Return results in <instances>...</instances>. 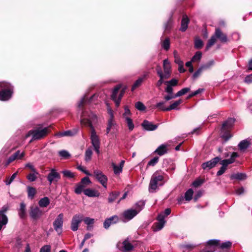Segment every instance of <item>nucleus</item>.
Returning a JSON list of instances; mask_svg holds the SVG:
<instances>
[{
  "mask_svg": "<svg viewBox=\"0 0 252 252\" xmlns=\"http://www.w3.org/2000/svg\"><path fill=\"white\" fill-rule=\"evenodd\" d=\"M97 117L94 113H91L89 118H82L80 121L82 125L85 126H89L91 129L90 139L91 143L93 147L100 146V140L96 131L93 126V124L96 123Z\"/></svg>",
  "mask_w": 252,
  "mask_h": 252,
  "instance_id": "nucleus-1",
  "label": "nucleus"
},
{
  "mask_svg": "<svg viewBox=\"0 0 252 252\" xmlns=\"http://www.w3.org/2000/svg\"><path fill=\"white\" fill-rule=\"evenodd\" d=\"M217 38H219L221 42H226L227 41L226 35L223 33L220 29L217 28L214 34L208 40L206 46V50H208L216 43Z\"/></svg>",
  "mask_w": 252,
  "mask_h": 252,
  "instance_id": "nucleus-2",
  "label": "nucleus"
},
{
  "mask_svg": "<svg viewBox=\"0 0 252 252\" xmlns=\"http://www.w3.org/2000/svg\"><path fill=\"white\" fill-rule=\"evenodd\" d=\"M12 94L11 85L4 82H0V100L2 101L8 100Z\"/></svg>",
  "mask_w": 252,
  "mask_h": 252,
  "instance_id": "nucleus-3",
  "label": "nucleus"
},
{
  "mask_svg": "<svg viewBox=\"0 0 252 252\" xmlns=\"http://www.w3.org/2000/svg\"><path fill=\"white\" fill-rule=\"evenodd\" d=\"M49 132L48 127H45L42 129L31 130L26 135L25 138H27L30 136L32 135V139L30 141L31 143L33 140H39L43 138L47 135Z\"/></svg>",
  "mask_w": 252,
  "mask_h": 252,
  "instance_id": "nucleus-4",
  "label": "nucleus"
},
{
  "mask_svg": "<svg viewBox=\"0 0 252 252\" xmlns=\"http://www.w3.org/2000/svg\"><path fill=\"white\" fill-rule=\"evenodd\" d=\"M164 179L162 175L160 174L159 171L155 172L152 175L149 190L150 192H154L158 188V182L162 181Z\"/></svg>",
  "mask_w": 252,
  "mask_h": 252,
  "instance_id": "nucleus-5",
  "label": "nucleus"
},
{
  "mask_svg": "<svg viewBox=\"0 0 252 252\" xmlns=\"http://www.w3.org/2000/svg\"><path fill=\"white\" fill-rule=\"evenodd\" d=\"M163 72L159 66H157L156 68L158 75L160 74L164 78L168 79L171 76V66L168 60L166 59L163 61Z\"/></svg>",
  "mask_w": 252,
  "mask_h": 252,
  "instance_id": "nucleus-6",
  "label": "nucleus"
},
{
  "mask_svg": "<svg viewBox=\"0 0 252 252\" xmlns=\"http://www.w3.org/2000/svg\"><path fill=\"white\" fill-rule=\"evenodd\" d=\"M64 215L63 213L59 214L53 222V226L55 230L61 234L63 232Z\"/></svg>",
  "mask_w": 252,
  "mask_h": 252,
  "instance_id": "nucleus-7",
  "label": "nucleus"
},
{
  "mask_svg": "<svg viewBox=\"0 0 252 252\" xmlns=\"http://www.w3.org/2000/svg\"><path fill=\"white\" fill-rule=\"evenodd\" d=\"M94 176L97 181L105 188L107 189L108 178L107 177L99 170L94 171Z\"/></svg>",
  "mask_w": 252,
  "mask_h": 252,
  "instance_id": "nucleus-8",
  "label": "nucleus"
},
{
  "mask_svg": "<svg viewBox=\"0 0 252 252\" xmlns=\"http://www.w3.org/2000/svg\"><path fill=\"white\" fill-rule=\"evenodd\" d=\"M121 86L119 85L117 86L113 90L112 94L111 95V97L112 99L115 101L116 103V105L117 107H118L120 105L121 99L124 94L125 90H123L121 91L120 94H119L118 97H117V94L119 90L120 89Z\"/></svg>",
  "mask_w": 252,
  "mask_h": 252,
  "instance_id": "nucleus-9",
  "label": "nucleus"
},
{
  "mask_svg": "<svg viewBox=\"0 0 252 252\" xmlns=\"http://www.w3.org/2000/svg\"><path fill=\"white\" fill-rule=\"evenodd\" d=\"M83 221V215L76 214L74 215L71 221V229L73 231L78 230L79 224Z\"/></svg>",
  "mask_w": 252,
  "mask_h": 252,
  "instance_id": "nucleus-10",
  "label": "nucleus"
},
{
  "mask_svg": "<svg viewBox=\"0 0 252 252\" xmlns=\"http://www.w3.org/2000/svg\"><path fill=\"white\" fill-rule=\"evenodd\" d=\"M158 222L155 223L153 226V230L154 231H157L161 230L164 226L165 221V216L163 214H160L158 216Z\"/></svg>",
  "mask_w": 252,
  "mask_h": 252,
  "instance_id": "nucleus-11",
  "label": "nucleus"
},
{
  "mask_svg": "<svg viewBox=\"0 0 252 252\" xmlns=\"http://www.w3.org/2000/svg\"><path fill=\"white\" fill-rule=\"evenodd\" d=\"M138 214V211L133 209H127L123 213V217L124 219V221H127L132 219Z\"/></svg>",
  "mask_w": 252,
  "mask_h": 252,
  "instance_id": "nucleus-12",
  "label": "nucleus"
},
{
  "mask_svg": "<svg viewBox=\"0 0 252 252\" xmlns=\"http://www.w3.org/2000/svg\"><path fill=\"white\" fill-rule=\"evenodd\" d=\"M60 175L55 169H52L47 176V180L50 184L57 182L60 179Z\"/></svg>",
  "mask_w": 252,
  "mask_h": 252,
  "instance_id": "nucleus-13",
  "label": "nucleus"
},
{
  "mask_svg": "<svg viewBox=\"0 0 252 252\" xmlns=\"http://www.w3.org/2000/svg\"><path fill=\"white\" fill-rule=\"evenodd\" d=\"M117 247L120 250L124 252L132 250L133 248V246L127 240H125L123 243L119 242Z\"/></svg>",
  "mask_w": 252,
  "mask_h": 252,
  "instance_id": "nucleus-14",
  "label": "nucleus"
},
{
  "mask_svg": "<svg viewBox=\"0 0 252 252\" xmlns=\"http://www.w3.org/2000/svg\"><path fill=\"white\" fill-rule=\"evenodd\" d=\"M220 160V158L219 157H216L210 161L203 163L202 164V167L204 170L210 169L211 168L215 167Z\"/></svg>",
  "mask_w": 252,
  "mask_h": 252,
  "instance_id": "nucleus-15",
  "label": "nucleus"
},
{
  "mask_svg": "<svg viewBox=\"0 0 252 252\" xmlns=\"http://www.w3.org/2000/svg\"><path fill=\"white\" fill-rule=\"evenodd\" d=\"M30 215L33 219L37 220L42 215V211L38 207H31Z\"/></svg>",
  "mask_w": 252,
  "mask_h": 252,
  "instance_id": "nucleus-16",
  "label": "nucleus"
},
{
  "mask_svg": "<svg viewBox=\"0 0 252 252\" xmlns=\"http://www.w3.org/2000/svg\"><path fill=\"white\" fill-rule=\"evenodd\" d=\"M143 128L148 131H153L158 128V125L153 124L152 122L147 120H144L141 124Z\"/></svg>",
  "mask_w": 252,
  "mask_h": 252,
  "instance_id": "nucleus-17",
  "label": "nucleus"
},
{
  "mask_svg": "<svg viewBox=\"0 0 252 252\" xmlns=\"http://www.w3.org/2000/svg\"><path fill=\"white\" fill-rule=\"evenodd\" d=\"M118 220L119 219L117 216H113L108 219H107L104 222V227L105 229H108L112 224L116 223L117 222Z\"/></svg>",
  "mask_w": 252,
  "mask_h": 252,
  "instance_id": "nucleus-18",
  "label": "nucleus"
},
{
  "mask_svg": "<svg viewBox=\"0 0 252 252\" xmlns=\"http://www.w3.org/2000/svg\"><path fill=\"white\" fill-rule=\"evenodd\" d=\"M84 193L91 197H98L100 195V193L97 190L91 189H85L84 190Z\"/></svg>",
  "mask_w": 252,
  "mask_h": 252,
  "instance_id": "nucleus-19",
  "label": "nucleus"
},
{
  "mask_svg": "<svg viewBox=\"0 0 252 252\" xmlns=\"http://www.w3.org/2000/svg\"><path fill=\"white\" fill-rule=\"evenodd\" d=\"M239 157V155L236 152H233L230 158L223 159L221 160L223 163H224L227 166L230 164L234 163L235 161V159Z\"/></svg>",
  "mask_w": 252,
  "mask_h": 252,
  "instance_id": "nucleus-20",
  "label": "nucleus"
},
{
  "mask_svg": "<svg viewBox=\"0 0 252 252\" xmlns=\"http://www.w3.org/2000/svg\"><path fill=\"white\" fill-rule=\"evenodd\" d=\"M18 215L21 219H24L26 216V206L24 202H21L18 209Z\"/></svg>",
  "mask_w": 252,
  "mask_h": 252,
  "instance_id": "nucleus-21",
  "label": "nucleus"
},
{
  "mask_svg": "<svg viewBox=\"0 0 252 252\" xmlns=\"http://www.w3.org/2000/svg\"><path fill=\"white\" fill-rule=\"evenodd\" d=\"M167 145L166 144H161L155 151L159 156H162L167 153Z\"/></svg>",
  "mask_w": 252,
  "mask_h": 252,
  "instance_id": "nucleus-22",
  "label": "nucleus"
},
{
  "mask_svg": "<svg viewBox=\"0 0 252 252\" xmlns=\"http://www.w3.org/2000/svg\"><path fill=\"white\" fill-rule=\"evenodd\" d=\"M189 22V18L187 16L184 15L182 18L181 22V27L180 30L182 32H185L188 28V24Z\"/></svg>",
  "mask_w": 252,
  "mask_h": 252,
  "instance_id": "nucleus-23",
  "label": "nucleus"
},
{
  "mask_svg": "<svg viewBox=\"0 0 252 252\" xmlns=\"http://www.w3.org/2000/svg\"><path fill=\"white\" fill-rule=\"evenodd\" d=\"M250 144L251 143L250 140L246 139L241 141L239 144L238 146L241 150H244L248 148Z\"/></svg>",
  "mask_w": 252,
  "mask_h": 252,
  "instance_id": "nucleus-24",
  "label": "nucleus"
},
{
  "mask_svg": "<svg viewBox=\"0 0 252 252\" xmlns=\"http://www.w3.org/2000/svg\"><path fill=\"white\" fill-rule=\"evenodd\" d=\"M50 202L48 197H44L39 200L38 204L40 207H46L49 205Z\"/></svg>",
  "mask_w": 252,
  "mask_h": 252,
  "instance_id": "nucleus-25",
  "label": "nucleus"
},
{
  "mask_svg": "<svg viewBox=\"0 0 252 252\" xmlns=\"http://www.w3.org/2000/svg\"><path fill=\"white\" fill-rule=\"evenodd\" d=\"M146 77V75H144L143 77L139 78L133 84L131 88V91H133L137 88L139 87L142 82L143 81L144 78Z\"/></svg>",
  "mask_w": 252,
  "mask_h": 252,
  "instance_id": "nucleus-26",
  "label": "nucleus"
},
{
  "mask_svg": "<svg viewBox=\"0 0 252 252\" xmlns=\"http://www.w3.org/2000/svg\"><path fill=\"white\" fill-rule=\"evenodd\" d=\"M235 119L234 118L228 119L225 123L222 125L223 128H229L232 126L234 123H235Z\"/></svg>",
  "mask_w": 252,
  "mask_h": 252,
  "instance_id": "nucleus-27",
  "label": "nucleus"
},
{
  "mask_svg": "<svg viewBox=\"0 0 252 252\" xmlns=\"http://www.w3.org/2000/svg\"><path fill=\"white\" fill-rule=\"evenodd\" d=\"M182 102V100H178L177 101H175L173 103L171 104L169 107L167 108V109H164L167 111H170L171 110L177 109V107Z\"/></svg>",
  "mask_w": 252,
  "mask_h": 252,
  "instance_id": "nucleus-28",
  "label": "nucleus"
},
{
  "mask_svg": "<svg viewBox=\"0 0 252 252\" xmlns=\"http://www.w3.org/2000/svg\"><path fill=\"white\" fill-rule=\"evenodd\" d=\"M231 179H237L239 180H243L246 178V175L243 173H237L231 175Z\"/></svg>",
  "mask_w": 252,
  "mask_h": 252,
  "instance_id": "nucleus-29",
  "label": "nucleus"
},
{
  "mask_svg": "<svg viewBox=\"0 0 252 252\" xmlns=\"http://www.w3.org/2000/svg\"><path fill=\"white\" fill-rule=\"evenodd\" d=\"M36 193V190L33 187H28V197L31 199H33Z\"/></svg>",
  "mask_w": 252,
  "mask_h": 252,
  "instance_id": "nucleus-30",
  "label": "nucleus"
},
{
  "mask_svg": "<svg viewBox=\"0 0 252 252\" xmlns=\"http://www.w3.org/2000/svg\"><path fill=\"white\" fill-rule=\"evenodd\" d=\"M115 125V123L114 122V119H109L108 125L106 128V133L108 134L110 132L111 130L113 128V127Z\"/></svg>",
  "mask_w": 252,
  "mask_h": 252,
  "instance_id": "nucleus-31",
  "label": "nucleus"
},
{
  "mask_svg": "<svg viewBox=\"0 0 252 252\" xmlns=\"http://www.w3.org/2000/svg\"><path fill=\"white\" fill-rule=\"evenodd\" d=\"M85 185H83V184L80 183L76 187L75 189V192L76 194H80L82 191L84 192V190H85Z\"/></svg>",
  "mask_w": 252,
  "mask_h": 252,
  "instance_id": "nucleus-32",
  "label": "nucleus"
},
{
  "mask_svg": "<svg viewBox=\"0 0 252 252\" xmlns=\"http://www.w3.org/2000/svg\"><path fill=\"white\" fill-rule=\"evenodd\" d=\"M193 193V191L192 189H189L185 193V198L187 201H190L192 198Z\"/></svg>",
  "mask_w": 252,
  "mask_h": 252,
  "instance_id": "nucleus-33",
  "label": "nucleus"
},
{
  "mask_svg": "<svg viewBox=\"0 0 252 252\" xmlns=\"http://www.w3.org/2000/svg\"><path fill=\"white\" fill-rule=\"evenodd\" d=\"M76 131H75L74 132H72L71 130H67L63 132L59 133L57 134L58 136L59 137H62V136H71L74 135L76 133Z\"/></svg>",
  "mask_w": 252,
  "mask_h": 252,
  "instance_id": "nucleus-34",
  "label": "nucleus"
},
{
  "mask_svg": "<svg viewBox=\"0 0 252 252\" xmlns=\"http://www.w3.org/2000/svg\"><path fill=\"white\" fill-rule=\"evenodd\" d=\"M145 206V202L143 201H138L135 204V208L134 210L138 211V213L142 210L144 206Z\"/></svg>",
  "mask_w": 252,
  "mask_h": 252,
  "instance_id": "nucleus-35",
  "label": "nucleus"
},
{
  "mask_svg": "<svg viewBox=\"0 0 252 252\" xmlns=\"http://www.w3.org/2000/svg\"><path fill=\"white\" fill-rule=\"evenodd\" d=\"M119 193L118 192H111L109 194V197H108V202L109 203H112L117 198L118 196Z\"/></svg>",
  "mask_w": 252,
  "mask_h": 252,
  "instance_id": "nucleus-36",
  "label": "nucleus"
},
{
  "mask_svg": "<svg viewBox=\"0 0 252 252\" xmlns=\"http://www.w3.org/2000/svg\"><path fill=\"white\" fill-rule=\"evenodd\" d=\"M59 155L64 159H67L70 157L69 153L65 150H62L59 152Z\"/></svg>",
  "mask_w": 252,
  "mask_h": 252,
  "instance_id": "nucleus-37",
  "label": "nucleus"
},
{
  "mask_svg": "<svg viewBox=\"0 0 252 252\" xmlns=\"http://www.w3.org/2000/svg\"><path fill=\"white\" fill-rule=\"evenodd\" d=\"M220 164L222 165V166L220 167V169L217 172V175L218 176H220L223 174L224 172L225 171L227 166L222 162V161H220Z\"/></svg>",
  "mask_w": 252,
  "mask_h": 252,
  "instance_id": "nucleus-38",
  "label": "nucleus"
},
{
  "mask_svg": "<svg viewBox=\"0 0 252 252\" xmlns=\"http://www.w3.org/2000/svg\"><path fill=\"white\" fill-rule=\"evenodd\" d=\"M93 154L92 151L91 149H88L85 152V159L86 161L91 160Z\"/></svg>",
  "mask_w": 252,
  "mask_h": 252,
  "instance_id": "nucleus-39",
  "label": "nucleus"
},
{
  "mask_svg": "<svg viewBox=\"0 0 252 252\" xmlns=\"http://www.w3.org/2000/svg\"><path fill=\"white\" fill-rule=\"evenodd\" d=\"M125 120L127 126L128 127V129L130 130H133L134 126L133 124L132 120L129 117H126Z\"/></svg>",
  "mask_w": 252,
  "mask_h": 252,
  "instance_id": "nucleus-40",
  "label": "nucleus"
},
{
  "mask_svg": "<svg viewBox=\"0 0 252 252\" xmlns=\"http://www.w3.org/2000/svg\"><path fill=\"white\" fill-rule=\"evenodd\" d=\"M201 57L202 53L198 51L195 54V55L192 58L191 61H192L193 62H198L200 60Z\"/></svg>",
  "mask_w": 252,
  "mask_h": 252,
  "instance_id": "nucleus-41",
  "label": "nucleus"
},
{
  "mask_svg": "<svg viewBox=\"0 0 252 252\" xmlns=\"http://www.w3.org/2000/svg\"><path fill=\"white\" fill-rule=\"evenodd\" d=\"M112 165L115 174H119L122 172L123 169L121 167H120L119 165L118 166L114 163H112Z\"/></svg>",
  "mask_w": 252,
  "mask_h": 252,
  "instance_id": "nucleus-42",
  "label": "nucleus"
},
{
  "mask_svg": "<svg viewBox=\"0 0 252 252\" xmlns=\"http://www.w3.org/2000/svg\"><path fill=\"white\" fill-rule=\"evenodd\" d=\"M162 47L165 50H168L170 48V41L169 38H166L161 44Z\"/></svg>",
  "mask_w": 252,
  "mask_h": 252,
  "instance_id": "nucleus-43",
  "label": "nucleus"
},
{
  "mask_svg": "<svg viewBox=\"0 0 252 252\" xmlns=\"http://www.w3.org/2000/svg\"><path fill=\"white\" fill-rule=\"evenodd\" d=\"M189 91H190L189 88H184L177 92V93L176 94V96H177V97L181 96L186 94V93L189 92Z\"/></svg>",
  "mask_w": 252,
  "mask_h": 252,
  "instance_id": "nucleus-44",
  "label": "nucleus"
},
{
  "mask_svg": "<svg viewBox=\"0 0 252 252\" xmlns=\"http://www.w3.org/2000/svg\"><path fill=\"white\" fill-rule=\"evenodd\" d=\"M135 107L137 110L139 111H144L146 109L145 105L140 101L135 103Z\"/></svg>",
  "mask_w": 252,
  "mask_h": 252,
  "instance_id": "nucleus-45",
  "label": "nucleus"
},
{
  "mask_svg": "<svg viewBox=\"0 0 252 252\" xmlns=\"http://www.w3.org/2000/svg\"><path fill=\"white\" fill-rule=\"evenodd\" d=\"M165 102L161 101L158 103L156 105V107L158 108L159 110L163 111H167L164 109H167V107H166L164 106Z\"/></svg>",
  "mask_w": 252,
  "mask_h": 252,
  "instance_id": "nucleus-46",
  "label": "nucleus"
},
{
  "mask_svg": "<svg viewBox=\"0 0 252 252\" xmlns=\"http://www.w3.org/2000/svg\"><path fill=\"white\" fill-rule=\"evenodd\" d=\"M205 68L203 66V65L201 66L193 74V78H197L202 73L203 70Z\"/></svg>",
  "mask_w": 252,
  "mask_h": 252,
  "instance_id": "nucleus-47",
  "label": "nucleus"
},
{
  "mask_svg": "<svg viewBox=\"0 0 252 252\" xmlns=\"http://www.w3.org/2000/svg\"><path fill=\"white\" fill-rule=\"evenodd\" d=\"M158 159H159V158L158 157H154L153 158L151 159L148 162V163L147 164V166H154L158 163Z\"/></svg>",
  "mask_w": 252,
  "mask_h": 252,
  "instance_id": "nucleus-48",
  "label": "nucleus"
},
{
  "mask_svg": "<svg viewBox=\"0 0 252 252\" xmlns=\"http://www.w3.org/2000/svg\"><path fill=\"white\" fill-rule=\"evenodd\" d=\"M37 175L35 173L33 172L32 173L29 174L27 178L31 182H33L36 180L37 179Z\"/></svg>",
  "mask_w": 252,
  "mask_h": 252,
  "instance_id": "nucleus-49",
  "label": "nucleus"
},
{
  "mask_svg": "<svg viewBox=\"0 0 252 252\" xmlns=\"http://www.w3.org/2000/svg\"><path fill=\"white\" fill-rule=\"evenodd\" d=\"M158 75L159 77V79L157 82L156 86L157 87L159 88L163 83H165V80H166L167 79L164 78L162 75H160V74Z\"/></svg>",
  "mask_w": 252,
  "mask_h": 252,
  "instance_id": "nucleus-50",
  "label": "nucleus"
},
{
  "mask_svg": "<svg viewBox=\"0 0 252 252\" xmlns=\"http://www.w3.org/2000/svg\"><path fill=\"white\" fill-rule=\"evenodd\" d=\"M83 220L84 221L85 223L88 225L93 224L94 222V219L90 218L89 217H86L84 219H83Z\"/></svg>",
  "mask_w": 252,
  "mask_h": 252,
  "instance_id": "nucleus-51",
  "label": "nucleus"
},
{
  "mask_svg": "<svg viewBox=\"0 0 252 252\" xmlns=\"http://www.w3.org/2000/svg\"><path fill=\"white\" fill-rule=\"evenodd\" d=\"M174 58H175V62L178 64V65L184 63L183 62L181 61L180 58L178 57L177 52L176 51H174Z\"/></svg>",
  "mask_w": 252,
  "mask_h": 252,
  "instance_id": "nucleus-52",
  "label": "nucleus"
},
{
  "mask_svg": "<svg viewBox=\"0 0 252 252\" xmlns=\"http://www.w3.org/2000/svg\"><path fill=\"white\" fill-rule=\"evenodd\" d=\"M63 174L64 176L69 178H73L74 176V173L68 170H64L63 171Z\"/></svg>",
  "mask_w": 252,
  "mask_h": 252,
  "instance_id": "nucleus-53",
  "label": "nucleus"
},
{
  "mask_svg": "<svg viewBox=\"0 0 252 252\" xmlns=\"http://www.w3.org/2000/svg\"><path fill=\"white\" fill-rule=\"evenodd\" d=\"M80 183L83 184V185H85L86 187L87 185L90 184L91 182L88 177H85L81 179Z\"/></svg>",
  "mask_w": 252,
  "mask_h": 252,
  "instance_id": "nucleus-54",
  "label": "nucleus"
},
{
  "mask_svg": "<svg viewBox=\"0 0 252 252\" xmlns=\"http://www.w3.org/2000/svg\"><path fill=\"white\" fill-rule=\"evenodd\" d=\"M203 45V42L200 39H196L195 40L194 46L197 49H200Z\"/></svg>",
  "mask_w": 252,
  "mask_h": 252,
  "instance_id": "nucleus-55",
  "label": "nucleus"
},
{
  "mask_svg": "<svg viewBox=\"0 0 252 252\" xmlns=\"http://www.w3.org/2000/svg\"><path fill=\"white\" fill-rule=\"evenodd\" d=\"M51 247L50 245L43 246L40 250V252H51Z\"/></svg>",
  "mask_w": 252,
  "mask_h": 252,
  "instance_id": "nucleus-56",
  "label": "nucleus"
},
{
  "mask_svg": "<svg viewBox=\"0 0 252 252\" xmlns=\"http://www.w3.org/2000/svg\"><path fill=\"white\" fill-rule=\"evenodd\" d=\"M178 80L176 79H173L169 81H165V83L167 84L168 85H171V86H175L178 84Z\"/></svg>",
  "mask_w": 252,
  "mask_h": 252,
  "instance_id": "nucleus-57",
  "label": "nucleus"
},
{
  "mask_svg": "<svg viewBox=\"0 0 252 252\" xmlns=\"http://www.w3.org/2000/svg\"><path fill=\"white\" fill-rule=\"evenodd\" d=\"M131 115V112L128 108V106H126L125 107V113L123 114L124 117L126 119V117H129L128 116Z\"/></svg>",
  "mask_w": 252,
  "mask_h": 252,
  "instance_id": "nucleus-58",
  "label": "nucleus"
},
{
  "mask_svg": "<svg viewBox=\"0 0 252 252\" xmlns=\"http://www.w3.org/2000/svg\"><path fill=\"white\" fill-rule=\"evenodd\" d=\"M203 91V89H199L197 90L192 92L191 94H189L188 98L192 97L199 94V93H201Z\"/></svg>",
  "mask_w": 252,
  "mask_h": 252,
  "instance_id": "nucleus-59",
  "label": "nucleus"
},
{
  "mask_svg": "<svg viewBox=\"0 0 252 252\" xmlns=\"http://www.w3.org/2000/svg\"><path fill=\"white\" fill-rule=\"evenodd\" d=\"M231 246V243L229 241H227V242L222 243L220 245V248H221L222 249L228 248L230 247Z\"/></svg>",
  "mask_w": 252,
  "mask_h": 252,
  "instance_id": "nucleus-60",
  "label": "nucleus"
},
{
  "mask_svg": "<svg viewBox=\"0 0 252 252\" xmlns=\"http://www.w3.org/2000/svg\"><path fill=\"white\" fill-rule=\"evenodd\" d=\"M203 183V181L200 179H197L192 183V186L194 187H198Z\"/></svg>",
  "mask_w": 252,
  "mask_h": 252,
  "instance_id": "nucleus-61",
  "label": "nucleus"
},
{
  "mask_svg": "<svg viewBox=\"0 0 252 252\" xmlns=\"http://www.w3.org/2000/svg\"><path fill=\"white\" fill-rule=\"evenodd\" d=\"M16 175H17L16 172L13 174L12 175L10 178V179L6 181V182H5L6 185H10L11 183V182L13 181V180L15 178Z\"/></svg>",
  "mask_w": 252,
  "mask_h": 252,
  "instance_id": "nucleus-62",
  "label": "nucleus"
},
{
  "mask_svg": "<svg viewBox=\"0 0 252 252\" xmlns=\"http://www.w3.org/2000/svg\"><path fill=\"white\" fill-rule=\"evenodd\" d=\"M214 64V61L213 60L210 61L206 64L203 65V66L205 69L209 68L211 66Z\"/></svg>",
  "mask_w": 252,
  "mask_h": 252,
  "instance_id": "nucleus-63",
  "label": "nucleus"
},
{
  "mask_svg": "<svg viewBox=\"0 0 252 252\" xmlns=\"http://www.w3.org/2000/svg\"><path fill=\"white\" fill-rule=\"evenodd\" d=\"M26 167L29 168L33 172L35 173L36 174H38V172L36 171L35 168L34 167L33 165L30 163H27L26 165Z\"/></svg>",
  "mask_w": 252,
  "mask_h": 252,
  "instance_id": "nucleus-64",
  "label": "nucleus"
}]
</instances>
